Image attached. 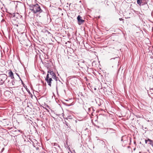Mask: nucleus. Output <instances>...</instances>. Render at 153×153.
Masks as SVG:
<instances>
[{"label":"nucleus","mask_w":153,"mask_h":153,"mask_svg":"<svg viewBox=\"0 0 153 153\" xmlns=\"http://www.w3.org/2000/svg\"><path fill=\"white\" fill-rule=\"evenodd\" d=\"M121 141H123L125 144L127 143L128 141L127 137L125 136H123L121 137Z\"/></svg>","instance_id":"obj_7"},{"label":"nucleus","mask_w":153,"mask_h":153,"mask_svg":"<svg viewBox=\"0 0 153 153\" xmlns=\"http://www.w3.org/2000/svg\"><path fill=\"white\" fill-rule=\"evenodd\" d=\"M137 4L140 6H141L142 4H143L144 2L142 1V0H137Z\"/></svg>","instance_id":"obj_10"},{"label":"nucleus","mask_w":153,"mask_h":153,"mask_svg":"<svg viewBox=\"0 0 153 153\" xmlns=\"http://www.w3.org/2000/svg\"><path fill=\"white\" fill-rule=\"evenodd\" d=\"M10 19L16 20L17 18V15L18 14L17 13H10Z\"/></svg>","instance_id":"obj_3"},{"label":"nucleus","mask_w":153,"mask_h":153,"mask_svg":"<svg viewBox=\"0 0 153 153\" xmlns=\"http://www.w3.org/2000/svg\"><path fill=\"white\" fill-rule=\"evenodd\" d=\"M153 147V144L151 143H149Z\"/></svg>","instance_id":"obj_25"},{"label":"nucleus","mask_w":153,"mask_h":153,"mask_svg":"<svg viewBox=\"0 0 153 153\" xmlns=\"http://www.w3.org/2000/svg\"><path fill=\"white\" fill-rule=\"evenodd\" d=\"M145 128V129H146V128Z\"/></svg>","instance_id":"obj_32"},{"label":"nucleus","mask_w":153,"mask_h":153,"mask_svg":"<svg viewBox=\"0 0 153 153\" xmlns=\"http://www.w3.org/2000/svg\"><path fill=\"white\" fill-rule=\"evenodd\" d=\"M47 82L48 85L50 87L51 86V81L52 80V78H50L49 79L45 80Z\"/></svg>","instance_id":"obj_9"},{"label":"nucleus","mask_w":153,"mask_h":153,"mask_svg":"<svg viewBox=\"0 0 153 153\" xmlns=\"http://www.w3.org/2000/svg\"><path fill=\"white\" fill-rule=\"evenodd\" d=\"M16 74L19 77V75L17 74V73H16Z\"/></svg>","instance_id":"obj_27"},{"label":"nucleus","mask_w":153,"mask_h":153,"mask_svg":"<svg viewBox=\"0 0 153 153\" xmlns=\"http://www.w3.org/2000/svg\"><path fill=\"white\" fill-rule=\"evenodd\" d=\"M77 19L78 22V24L79 25L82 24L84 22V20L82 19L80 15L78 16Z\"/></svg>","instance_id":"obj_5"},{"label":"nucleus","mask_w":153,"mask_h":153,"mask_svg":"<svg viewBox=\"0 0 153 153\" xmlns=\"http://www.w3.org/2000/svg\"><path fill=\"white\" fill-rule=\"evenodd\" d=\"M21 82H22V84L23 85H25L23 82L22 81V80H21Z\"/></svg>","instance_id":"obj_22"},{"label":"nucleus","mask_w":153,"mask_h":153,"mask_svg":"<svg viewBox=\"0 0 153 153\" xmlns=\"http://www.w3.org/2000/svg\"><path fill=\"white\" fill-rule=\"evenodd\" d=\"M93 111H95V110H94V108H93V109H92Z\"/></svg>","instance_id":"obj_28"},{"label":"nucleus","mask_w":153,"mask_h":153,"mask_svg":"<svg viewBox=\"0 0 153 153\" xmlns=\"http://www.w3.org/2000/svg\"><path fill=\"white\" fill-rule=\"evenodd\" d=\"M148 141V140H145V142L146 144L147 143Z\"/></svg>","instance_id":"obj_21"},{"label":"nucleus","mask_w":153,"mask_h":153,"mask_svg":"<svg viewBox=\"0 0 153 153\" xmlns=\"http://www.w3.org/2000/svg\"><path fill=\"white\" fill-rule=\"evenodd\" d=\"M80 63H79L78 64V65L79 66V67H81V68H83V67H81L80 66Z\"/></svg>","instance_id":"obj_23"},{"label":"nucleus","mask_w":153,"mask_h":153,"mask_svg":"<svg viewBox=\"0 0 153 153\" xmlns=\"http://www.w3.org/2000/svg\"><path fill=\"white\" fill-rule=\"evenodd\" d=\"M18 2L10 0V5L13 7H17Z\"/></svg>","instance_id":"obj_8"},{"label":"nucleus","mask_w":153,"mask_h":153,"mask_svg":"<svg viewBox=\"0 0 153 153\" xmlns=\"http://www.w3.org/2000/svg\"><path fill=\"white\" fill-rule=\"evenodd\" d=\"M66 101H68V100H66Z\"/></svg>","instance_id":"obj_30"},{"label":"nucleus","mask_w":153,"mask_h":153,"mask_svg":"<svg viewBox=\"0 0 153 153\" xmlns=\"http://www.w3.org/2000/svg\"><path fill=\"white\" fill-rule=\"evenodd\" d=\"M58 77H56V79H55L56 81H57L58 80Z\"/></svg>","instance_id":"obj_26"},{"label":"nucleus","mask_w":153,"mask_h":153,"mask_svg":"<svg viewBox=\"0 0 153 153\" xmlns=\"http://www.w3.org/2000/svg\"><path fill=\"white\" fill-rule=\"evenodd\" d=\"M53 146H55L56 147H60L56 143H52Z\"/></svg>","instance_id":"obj_12"},{"label":"nucleus","mask_w":153,"mask_h":153,"mask_svg":"<svg viewBox=\"0 0 153 153\" xmlns=\"http://www.w3.org/2000/svg\"><path fill=\"white\" fill-rule=\"evenodd\" d=\"M92 109H93V108L92 107H91L88 108V111L89 112L90 111H91V110H92Z\"/></svg>","instance_id":"obj_18"},{"label":"nucleus","mask_w":153,"mask_h":153,"mask_svg":"<svg viewBox=\"0 0 153 153\" xmlns=\"http://www.w3.org/2000/svg\"><path fill=\"white\" fill-rule=\"evenodd\" d=\"M112 59H116L117 60V61H118L119 60V58L118 57H116L112 58H111L110 59L111 60Z\"/></svg>","instance_id":"obj_13"},{"label":"nucleus","mask_w":153,"mask_h":153,"mask_svg":"<svg viewBox=\"0 0 153 153\" xmlns=\"http://www.w3.org/2000/svg\"><path fill=\"white\" fill-rule=\"evenodd\" d=\"M64 123L67 126V128L69 127L68 123L66 121H65V122H64Z\"/></svg>","instance_id":"obj_14"},{"label":"nucleus","mask_w":153,"mask_h":153,"mask_svg":"<svg viewBox=\"0 0 153 153\" xmlns=\"http://www.w3.org/2000/svg\"><path fill=\"white\" fill-rule=\"evenodd\" d=\"M10 77L12 79H14V77L13 76V74L12 71L10 70Z\"/></svg>","instance_id":"obj_11"},{"label":"nucleus","mask_w":153,"mask_h":153,"mask_svg":"<svg viewBox=\"0 0 153 153\" xmlns=\"http://www.w3.org/2000/svg\"><path fill=\"white\" fill-rule=\"evenodd\" d=\"M0 81H1V82L0 83L1 84H3L4 82V81L2 80V79L1 77H0Z\"/></svg>","instance_id":"obj_19"},{"label":"nucleus","mask_w":153,"mask_h":153,"mask_svg":"<svg viewBox=\"0 0 153 153\" xmlns=\"http://www.w3.org/2000/svg\"><path fill=\"white\" fill-rule=\"evenodd\" d=\"M48 73H49L52 76V77L53 79H56V75L55 74V73L53 72V71L49 70L48 71Z\"/></svg>","instance_id":"obj_6"},{"label":"nucleus","mask_w":153,"mask_h":153,"mask_svg":"<svg viewBox=\"0 0 153 153\" xmlns=\"http://www.w3.org/2000/svg\"><path fill=\"white\" fill-rule=\"evenodd\" d=\"M11 83L12 84V85L13 86H16V85H15V82L13 80H12L11 81Z\"/></svg>","instance_id":"obj_16"},{"label":"nucleus","mask_w":153,"mask_h":153,"mask_svg":"<svg viewBox=\"0 0 153 153\" xmlns=\"http://www.w3.org/2000/svg\"><path fill=\"white\" fill-rule=\"evenodd\" d=\"M141 6L144 10H147L149 8V6L147 2H144L143 4H142Z\"/></svg>","instance_id":"obj_4"},{"label":"nucleus","mask_w":153,"mask_h":153,"mask_svg":"<svg viewBox=\"0 0 153 153\" xmlns=\"http://www.w3.org/2000/svg\"><path fill=\"white\" fill-rule=\"evenodd\" d=\"M119 19L120 21L123 20V19L122 18H120Z\"/></svg>","instance_id":"obj_24"},{"label":"nucleus","mask_w":153,"mask_h":153,"mask_svg":"<svg viewBox=\"0 0 153 153\" xmlns=\"http://www.w3.org/2000/svg\"><path fill=\"white\" fill-rule=\"evenodd\" d=\"M16 129L15 127L10 128V136H16Z\"/></svg>","instance_id":"obj_2"},{"label":"nucleus","mask_w":153,"mask_h":153,"mask_svg":"<svg viewBox=\"0 0 153 153\" xmlns=\"http://www.w3.org/2000/svg\"><path fill=\"white\" fill-rule=\"evenodd\" d=\"M148 141L150 142L151 143L153 142V141L152 140H151L149 138L148 139Z\"/></svg>","instance_id":"obj_20"},{"label":"nucleus","mask_w":153,"mask_h":153,"mask_svg":"<svg viewBox=\"0 0 153 153\" xmlns=\"http://www.w3.org/2000/svg\"><path fill=\"white\" fill-rule=\"evenodd\" d=\"M28 5L30 7V10L35 14L39 13H42L43 11L40 6L38 4H29Z\"/></svg>","instance_id":"obj_1"},{"label":"nucleus","mask_w":153,"mask_h":153,"mask_svg":"<svg viewBox=\"0 0 153 153\" xmlns=\"http://www.w3.org/2000/svg\"><path fill=\"white\" fill-rule=\"evenodd\" d=\"M134 144H135V143H136V142H134Z\"/></svg>","instance_id":"obj_29"},{"label":"nucleus","mask_w":153,"mask_h":153,"mask_svg":"<svg viewBox=\"0 0 153 153\" xmlns=\"http://www.w3.org/2000/svg\"><path fill=\"white\" fill-rule=\"evenodd\" d=\"M64 104L66 106H71V105H72V104H68L67 103H64Z\"/></svg>","instance_id":"obj_15"},{"label":"nucleus","mask_w":153,"mask_h":153,"mask_svg":"<svg viewBox=\"0 0 153 153\" xmlns=\"http://www.w3.org/2000/svg\"><path fill=\"white\" fill-rule=\"evenodd\" d=\"M49 73H48V74L47 75V76H46V78L45 79V80L47 79L50 78H49Z\"/></svg>","instance_id":"obj_17"},{"label":"nucleus","mask_w":153,"mask_h":153,"mask_svg":"<svg viewBox=\"0 0 153 153\" xmlns=\"http://www.w3.org/2000/svg\"><path fill=\"white\" fill-rule=\"evenodd\" d=\"M11 49H10V51H11Z\"/></svg>","instance_id":"obj_31"}]
</instances>
